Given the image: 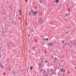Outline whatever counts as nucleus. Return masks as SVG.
<instances>
[{
  "mask_svg": "<svg viewBox=\"0 0 76 76\" xmlns=\"http://www.w3.org/2000/svg\"><path fill=\"white\" fill-rule=\"evenodd\" d=\"M48 46H53V43H52V42H51V43H49L48 44Z\"/></svg>",
  "mask_w": 76,
  "mask_h": 76,
  "instance_id": "obj_1",
  "label": "nucleus"
},
{
  "mask_svg": "<svg viewBox=\"0 0 76 76\" xmlns=\"http://www.w3.org/2000/svg\"><path fill=\"white\" fill-rule=\"evenodd\" d=\"M61 72H63V73H64L65 72V70L62 69H61Z\"/></svg>",
  "mask_w": 76,
  "mask_h": 76,
  "instance_id": "obj_2",
  "label": "nucleus"
},
{
  "mask_svg": "<svg viewBox=\"0 0 76 76\" xmlns=\"http://www.w3.org/2000/svg\"><path fill=\"white\" fill-rule=\"evenodd\" d=\"M37 13H38V11H37V12H35L34 13V14H33V15H34V16H35V14H37Z\"/></svg>",
  "mask_w": 76,
  "mask_h": 76,
  "instance_id": "obj_3",
  "label": "nucleus"
},
{
  "mask_svg": "<svg viewBox=\"0 0 76 76\" xmlns=\"http://www.w3.org/2000/svg\"><path fill=\"white\" fill-rule=\"evenodd\" d=\"M55 2H56V3H58V2H59V0H56V1Z\"/></svg>",
  "mask_w": 76,
  "mask_h": 76,
  "instance_id": "obj_4",
  "label": "nucleus"
},
{
  "mask_svg": "<svg viewBox=\"0 0 76 76\" xmlns=\"http://www.w3.org/2000/svg\"><path fill=\"white\" fill-rule=\"evenodd\" d=\"M0 66H1V68H2V69H4V66H3V65H1Z\"/></svg>",
  "mask_w": 76,
  "mask_h": 76,
  "instance_id": "obj_5",
  "label": "nucleus"
},
{
  "mask_svg": "<svg viewBox=\"0 0 76 76\" xmlns=\"http://www.w3.org/2000/svg\"><path fill=\"white\" fill-rule=\"evenodd\" d=\"M57 58H54V60L55 61H56V60H57Z\"/></svg>",
  "mask_w": 76,
  "mask_h": 76,
  "instance_id": "obj_6",
  "label": "nucleus"
},
{
  "mask_svg": "<svg viewBox=\"0 0 76 76\" xmlns=\"http://www.w3.org/2000/svg\"><path fill=\"white\" fill-rule=\"evenodd\" d=\"M33 68V66H31V67L30 68V70H32Z\"/></svg>",
  "mask_w": 76,
  "mask_h": 76,
  "instance_id": "obj_7",
  "label": "nucleus"
},
{
  "mask_svg": "<svg viewBox=\"0 0 76 76\" xmlns=\"http://www.w3.org/2000/svg\"><path fill=\"white\" fill-rule=\"evenodd\" d=\"M29 16H31V13L30 12H29Z\"/></svg>",
  "mask_w": 76,
  "mask_h": 76,
  "instance_id": "obj_8",
  "label": "nucleus"
},
{
  "mask_svg": "<svg viewBox=\"0 0 76 76\" xmlns=\"http://www.w3.org/2000/svg\"><path fill=\"white\" fill-rule=\"evenodd\" d=\"M62 42L63 44H64V42L63 41H62Z\"/></svg>",
  "mask_w": 76,
  "mask_h": 76,
  "instance_id": "obj_9",
  "label": "nucleus"
},
{
  "mask_svg": "<svg viewBox=\"0 0 76 76\" xmlns=\"http://www.w3.org/2000/svg\"><path fill=\"white\" fill-rule=\"evenodd\" d=\"M39 67H41V64H39Z\"/></svg>",
  "mask_w": 76,
  "mask_h": 76,
  "instance_id": "obj_10",
  "label": "nucleus"
},
{
  "mask_svg": "<svg viewBox=\"0 0 76 76\" xmlns=\"http://www.w3.org/2000/svg\"><path fill=\"white\" fill-rule=\"evenodd\" d=\"M56 73V72H53L52 74L53 75H54V73Z\"/></svg>",
  "mask_w": 76,
  "mask_h": 76,
  "instance_id": "obj_11",
  "label": "nucleus"
},
{
  "mask_svg": "<svg viewBox=\"0 0 76 76\" xmlns=\"http://www.w3.org/2000/svg\"><path fill=\"white\" fill-rule=\"evenodd\" d=\"M19 11L20 13H21V11H20V10H19Z\"/></svg>",
  "mask_w": 76,
  "mask_h": 76,
  "instance_id": "obj_12",
  "label": "nucleus"
},
{
  "mask_svg": "<svg viewBox=\"0 0 76 76\" xmlns=\"http://www.w3.org/2000/svg\"><path fill=\"white\" fill-rule=\"evenodd\" d=\"M31 12H32V13H34V11H33V10L31 11Z\"/></svg>",
  "mask_w": 76,
  "mask_h": 76,
  "instance_id": "obj_13",
  "label": "nucleus"
},
{
  "mask_svg": "<svg viewBox=\"0 0 76 76\" xmlns=\"http://www.w3.org/2000/svg\"><path fill=\"white\" fill-rule=\"evenodd\" d=\"M30 36H31V35H30V34H28V37H30Z\"/></svg>",
  "mask_w": 76,
  "mask_h": 76,
  "instance_id": "obj_14",
  "label": "nucleus"
},
{
  "mask_svg": "<svg viewBox=\"0 0 76 76\" xmlns=\"http://www.w3.org/2000/svg\"><path fill=\"white\" fill-rule=\"evenodd\" d=\"M69 15V14H66L65 16H67V15Z\"/></svg>",
  "mask_w": 76,
  "mask_h": 76,
  "instance_id": "obj_15",
  "label": "nucleus"
},
{
  "mask_svg": "<svg viewBox=\"0 0 76 76\" xmlns=\"http://www.w3.org/2000/svg\"><path fill=\"white\" fill-rule=\"evenodd\" d=\"M74 45H76V44H75V42H74Z\"/></svg>",
  "mask_w": 76,
  "mask_h": 76,
  "instance_id": "obj_16",
  "label": "nucleus"
},
{
  "mask_svg": "<svg viewBox=\"0 0 76 76\" xmlns=\"http://www.w3.org/2000/svg\"><path fill=\"white\" fill-rule=\"evenodd\" d=\"M13 73L14 74V75H15V72H13Z\"/></svg>",
  "mask_w": 76,
  "mask_h": 76,
  "instance_id": "obj_17",
  "label": "nucleus"
},
{
  "mask_svg": "<svg viewBox=\"0 0 76 76\" xmlns=\"http://www.w3.org/2000/svg\"><path fill=\"white\" fill-rule=\"evenodd\" d=\"M45 62H46V63H48V61H45Z\"/></svg>",
  "mask_w": 76,
  "mask_h": 76,
  "instance_id": "obj_18",
  "label": "nucleus"
},
{
  "mask_svg": "<svg viewBox=\"0 0 76 76\" xmlns=\"http://www.w3.org/2000/svg\"><path fill=\"white\" fill-rule=\"evenodd\" d=\"M51 70V71H53V70H53V69H52Z\"/></svg>",
  "mask_w": 76,
  "mask_h": 76,
  "instance_id": "obj_19",
  "label": "nucleus"
},
{
  "mask_svg": "<svg viewBox=\"0 0 76 76\" xmlns=\"http://www.w3.org/2000/svg\"><path fill=\"white\" fill-rule=\"evenodd\" d=\"M26 2H28V0H26Z\"/></svg>",
  "mask_w": 76,
  "mask_h": 76,
  "instance_id": "obj_20",
  "label": "nucleus"
},
{
  "mask_svg": "<svg viewBox=\"0 0 76 76\" xmlns=\"http://www.w3.org/2000/svg\"><path fill=\"white\" fill-rule=\"evenodd\" d=\"M48 38L47 39L46 41H48Z\"/></svg>",
  "mask_w": 76,
  "mask_h": 76,
  "instance_id": "obj_21",
  "label": "nucleus"
},
{
  "mask_svg": "<svg viewBox=\"0 0 76 76\" xmlns=\"http://www.w3.org/2000/svg\"><path fill=\"white\" fill-rule=\"evenodd\" d=\"M2 64H1V63L0 62V66Z\"/></svg>",
  "mask_w": 76,
  "mask_h": 76,
  "instance_id": "obj_22",
  "label": "nucleus"
},
{
  "mask_svg": "<svg viewBox=\"0 0 76 76\" xmlns=\"http://www.w3.org/2000/svg\"><path fill=\"white\" fill-rule=\"evenodd\" d=\"M65 44L66 45H67V43H65Z\"/></svg>",
  "mask_w": 76,
  "mask_h": 76,
  "instance_id": "obj_23",
  "label": "nucleus"
},
{
  "mask_svg": "<svg viewBox=\"0 0 76 76\" xmlns=\"http://www.w3.org/2000/svg\"><path fill=\"white\" fill-rule=\"evenodd\" d=\"M40 3H42V2H41V1H40Z\"/></svg>",
  "mask_w": 76,
  "mask_h": 76,
  "instance_id": "obj_24",
  "label": "nucleus"
},
{
  "mask_svg": "<svg viewBox=\"0 0 76 76\" xmlns=\"http://www.w3.org/2000/svg\"><path fill=\"white\" fill-rule=\"evenodd\" d=\"M44 72H45V70H44Z\"/></svg>",
  "mask_w": 76,
  "mask_h": 76,
  "instance_id": "obj_25",
  "label": "nucleus"
},
{
  "mask_svg": "<svg viewBox=\"0 0 76 76\" xmlns=\"http://www.w3.org/2000/svg\"><path fill=\"white\" fill-rule=\"evenodd\" d=\"M66 22H67V19H66Z\"/></svg>",
  "mask_w": 76,
  "mask_h": 76,
  "instance_id": "obj_26",
  "label": "nucleus"
},
{
  "mask_svg": "<svg viewBox=\"0 0 76 76\" xmlns=\"http://www.w3.org/2000/svg\"><path fill=\"white\" fill-rule=\"evenodd\" d=\"M66 33H68V31H66Z\"/></svg>",
  "mask_w": 76,
  "mask_h": 76,
  "instance_id": "obj_27",
  "label": "nucleus"
},
{
  "mask_svg": "<svg viewBox=\"0 0 76 76\" xmlns=\"http://www.w3.org/2000/svg\"><path fill=\"white\" fill-rule=\"evenodd\" d=\"M41 61H42H42H43V60H41Z\"/></svg>",
  "mask_w": 76,
  "mask_h": 76,
  "instance_id": "obj_28",
  "label": "nucleus"
},
{
  "mask_svg": "<svg viewBox=\"0 0 76 76\" xmlns=\"http://www.w3.org/2000/svg\"><path fill=\"white\" fill-rule=\"evenodd\" d=\"M21 15V14L20 13V15Z\"/></svg>",
  "mask_w": 76,
  "mask_h": 76,
  "instance_id": "obj_29",
  "label": "nucleus"
},
{
  "mask_svg": "<svg viewBox=\"0 0 76 76\" xmlns=\"http://www.w3.org/2000/svg\"><path fill=\"white\" fill-rule=\"evenodd\" d=\"M54 72H56V70H54Z\"/></svg>",
  "mask_w": 76,
  "mask_h": 76,
  "instance_id": "obj_30",
  "label": "nucleus"
},
{
  "mask_svg": "<svg viewBox=\"0 0 76 76\" xmlns=\"http://www.w3.org/2000/svg\"><path fill=\"white\" fill-rule=\"evenodd\" d=\"M33 32H34V30L32 31Z\"/></svg>",
  "mask_w": 76,
  "mask_h": 76,
  "instance_id": "obj_31",
  "label": "nucleus"
},
{
  "mask_svg": "<svg viewBox=\"0 0 76 76\" xmlns=\"http://www.w3.org/2000/svg\"><path fill=\"white\" fill-rule=\"evenodd\" d=\"M75 69H76V67L75 68Z\"/></svg>",
  "mask_w": 76,
  "mask_h": 76,
  "instance_id": "obj_32",
  "label": "nucleus"
},
{
  "mask_svg": "<svg viewBox=\"0 0 76 76\" xmlns=\"http://www.w3.org/2000/svg\"><path fill=\"white\" fill-rule=\"evenodd\" d=\"M65 31H66V30H65Z\"/></svg>",
  "mask_w": 76,
  "mask_h": 76,
  "instance_id": "obj_33",
  "label": "nucleus"
},
{
  "mask_svg": "<svg viewBox=\"0 0 76 76\" xmlns=\"http://www.w3.org/2000/svg\"><path fill=\"white\" fill-rule=\"evenodd\" d=\"M28 28H29V27H28Z\"/></svg>",
  "mask_w": 76,
  "mask_h": 76,
  "instance_id": "obj_34",
  "label": "nucleus"
},
{
  "mask_svg": "<svg viewBox=\"0 0 76 76\" xmlns=\"http://www.w3.org/2000/svg\"><path fill=\"white\" fill-rule=\"evenodd\" d=\"M11 10H12V9Z\"/></svg>",
  "mask_w": 76,
  "mask_h": 76,
  "instance_id": "obj_35",
  "label": "nucleus"
},
{
  "mask_svg": "<svg viewBox=\"0 0 76 76\" xmlns=\"http://www.w3.org/2000/svg\"><path fill=\"white\" fill-rule=\"evenodd\" d=\"M46 35H47V34H46Z\"/></svg>",
  "mask_w": 76,
  "mask_h": 76,
  "instance_id": "obj_36",
  "label": "nucleus"
},
{
  "mask_svg": "<svg viewBox=\"0 0 76 76\" xmlns=\"http://www.w3.org/2000/svg\"><path fill=\"white\" fill-rule=\"evenodd\" d=\"M41 71H42V70Z\"/></svg>",
  "mask_w": 76,
  "mask_h": 76,
  "instance_id": "obj_37",
  "label": "nucleus"
},
{
  "mask_svg": "<svg viewBox=\"0 0 76 76\" xmlns=\"http://www.w3.org/2000/svg\"><path fill=\"white\" fill-rule=\"evenodd\" d=\"M54 3H55V1L54 2Z\"/></svg>",
  "mask_w": 76,
  "mask_h": 76,
  "instance_id": "obj_38",
  "label": "nucleus"
}]
</instances>
